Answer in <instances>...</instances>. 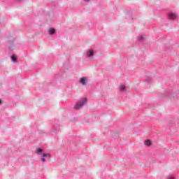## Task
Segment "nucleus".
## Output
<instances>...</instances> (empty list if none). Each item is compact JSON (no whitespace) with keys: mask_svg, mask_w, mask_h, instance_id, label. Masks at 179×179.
<instances>
[{"mask_svg":"<svg viewBox=\"0 0 179 179\" xmlns=\"http://www.w3.org/2000/svg\"><path fill=\"white\" fill-rule=\"evenodd\" d=\"M84 1H89V0H84Z\"/></svg>","mask_w":179,"mask_h":179,"instance_id":"ddd939ff","label":"nucleus"},{"mask_svg":"<svg viewBox=\"0 0 179 179\" xmlns=\"http://www.w3.org/2000/svg\"><path fill=\"white\" fill-rule=\"evenodd\" d=\"M176 17L177 16L174 13H170L169 15V19H170V20H176Z\"/></svg>","mask_w":179,"mask_h":179,"instance_id":"20e7f679","label":"nucleus"},{"mask_svg":"<svg viewBox=\"0 0 179 179\" xmlns=\"http://www.w3.org/2000/svg\"><path fill=\"white\" fill-rule=\"evenodd\" d=\"M87 99L86 98H83L82 100H80L78 103H77L74 106L75 110H79V108H82L85 104H86Z\"/></svg>","mask_w":179,"mask_h":179,"instance_id":"f257e3e1","label":"nucleus"},{"mask_svg":"<svg viewBox=\"0 0 179 179\" xmlns=\"http://www.w3.org/2000/svg\"><path fill=\"white\" fill-rule=\"evenodd\" d=\"M17 59L16 58V55H13L11 57V61H13V62H16Z\"/></svg>","mask_w":179,"mask_h":179,"instance_id":"6e6552de","label":"nucleus"},{"mask_svg":"<svg viewBox=\"0 0 179 179\" xmlns=\"http://www.w3.org/2000/svg\"><path fill=\"white\" fill-rule=\"evenodd\" d=\"M54 33H55V29H52V28H50L49 29V34H50L51 36H52V34H54Z\"/></svg>","mask_w":179,"mask_h":179,"instance_id":"0eeeda50","label":"nucleus"},{"mask_svg":"<svg viewBox=\"0 0 179 179\" xmlns=\"http://www.w3.org/2000/svg\"><path fill=\"white\" fill-rule=\"evenodd\" d=\"M168 179H176V178H173L172 176H169V177L168 178Z\"/></svg>","mask_w":179,"mask_h":179,"instance_id":"9b49d317","label":"nucleus"},{"mask_svg":"<svg viewBox=\"0 0 179 179\" xmlns=\"http://www.w3.org/2000/svg\"><path fill=\"white\" fill-rule=\"evenodd\" d=\"M93 55V50H89L87 52V57H92Z\"/></svg>","mask_w":179,"mask_h":179,"instance_id":"1a4fd4ad","label":"nucleus"},{"mask_svg":"<svg viewBox=\"0 0 179 179\" xmlns=\"http://www.w3.org/2000/svg\"><path fill=\"white\" fill-rule=\"evenodd\" d=\"M41 156L42 163H45V159H50L51 157V155H50V153H43Z\"/></svg>","mask_w":179,"mask_h":179,"instance_id":"f03ea898","label":"nucleus"},{"mask_svg":"<svg viewBox=\"0 0 179 179\" xmlns=\"http://www.w3.org/2000/svg\"><path fill=\"white\" fill-rule=\"evenodd\" d=\"M120 90L122 91V92H125V87L124 86H120Z\"/></svg>","mask_w":179,"mask_h":179,"instance_id":"9d476101","label":"nucleus"},{"mask_svg":"<svg viewBox=\"0 0 179 179\" xmlns=\"http://www.w3.org/2000/svg\"><path fill=\"white\" fill-rule=\"evenodd\" d=\"M44 150H45L44 147L36 148L35 150V153L38 156H41V155L43 154V152H44Z\"/></svg>","mask_w":179,"mask_h":179,"instance_id":"7ed1b4c3","label":"nucleus"},{"mask_svg":"<svg viewBox=\"0 0 179 179\" xmlns=\"http://www.w3.org/2000/svg\"><path fill=\"white\" fill-rule=\"evenodd\" d=\"M1 103H2V101L0 100V104H1Z\"/></svg>","mask_w":179,"mask_h":179,"instance_id":"f8f14e48","label":"nucleus"},{"mask_svg":"<svg viewBox=\"0 0 179 179\" xmlns=\"http://www.w3.org/2000/svg\"><path fill=\"white\" fill-rule=\"evenodd\" d=\"M144 143L145 146H150V145H152V141L150 140H146Z\"/></svg>","mask_w":179,"mask_h":179,"instance_id":"39448f33","label":"nucleus"},{"mask_svg":"<svg viewBox=\"0 0 179 179\" xmlns=\"http://www.w3.org/2000/svg\"><path fill=\"white\" fill-rule=\"evenodd\" d=\"M80 82L81 85H86V78H82L80 79Z\"/></svg>","mask_w":179,"mask_h":179,"instance_id":"423d86ee","label":"nucleus"}]
</instances>
